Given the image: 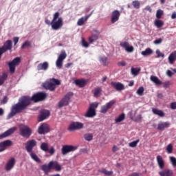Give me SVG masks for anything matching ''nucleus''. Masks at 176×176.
Segmentation results:
<instances>
[{"mask_svg":"<svg viewBox=\"0 0 176 176\" xmlns=\"http://www.w3.org/2000/svg\"><path fill=\"white\" fill-rule=\"evenodd\" d=\"M160 176H173V170L166 168L160 172H159Z\"/></svg>","mask_w":176,"mask_h":176,"instance_id":"24","label":"nucleus"},{"mask_svg":"<svg viewBox=\"0 0 176 176\" xmlns=\"http://www.w3.org/2000/svg\"><path fill=\"white\" fill-rule=\"evenodd\" d=\"M19 39H20V38H19V37H14L13 38V42H14V46H16L17 45V43H19Z\"/></svg>","mask_w":176,"mask_h":176,"instance_id":"57","label":"nucleus"},{"mask_svg":"<svg viewBox=\"0 0 176 176\" xmlns=\"http://www.w3.org/2000/svg\"><path fill=\"white\" fill-rule=\"evenodd\" d=\"M100 173L102 174H104L106 176H112L113 175V171L112 170H108L107 169H102L101 170H99Z\"/></svg>","mask_w":176,"mask_h":176,"instance_id":"36","label":"nucleus"},{"mask_svg":"<svg viewBox=\"0 0 176 176\" xmlns=\"http://www.w3.org/2000/svg\"><path fill=\"white\" fill-rule=\"evenodd\" d=\"M54 152H56V151L54 150V147H52V148L49 150V153H50V155L54 154Z\"/></svg>","mask_w":176,"mask_h":176,"instance_id":"62","label":"nucleus"},{"mask_svg":"<svg viewBox=\"0 0 176 176\" xmlns=\"http://www.w3.org/2000/svg\"><path fill=\"white\" fill-rule=\"evenodd\" d=\"M93 137V133H87L84 135V140H85V141L90 142L92 141Z\"/></svg>","mask_w":176,"mask_h":176,"instance_id":"39","label":"nucleus"},{"mask_svg":"<svg viewBox=\"0 0 176 176\" xmlns=\"http://www.w3.org/2000/svg\"><path fill=\"white\" fill-rule=\"evenodd\" d=\"M41 170H43L45 175H47L51 170L61 171V166H60L57 162L51 161L48 164H43L41 166Z\"/></svg>","mask_w":176,"mask_h":176,"instance_id":"3","label":"nucleus"},{"mask_svg":"<svg viewBox=\"0 0 176 176\" xmlns=\"http://www.w3.org/2000/svg\"><path fill=\"white\" fill-rule=\"evenodd\" d=\"M32 133V132L28 126L22 125L20 126V134L22 137L30 138Z\"/></svg>","mask_w":176,"mask_h":176,"instance_id":"8","label":"nucleus"},{"mask_svg":"<svg viewBox=\"0 0 176 176\" xmlns=\"http://www.w3.org/2000/svg\"><path fill=\"white\" fill-rule=\"evenodd\" d=\"M72 96H74V93L72 92H69L67 93L63 98L58 103V107L59 108H63V107H66L69 104V100H71Z\"/></svg>","mask_w":176,"mask_h":176,"instance_id":"7","label":"nucleus"},{"mask_svg":"<svg viewBox=\"0 0 176 176\" xmlns=\"http://www.w3.org/2000/svg\"><path fill=\"white\" fill-rule=\"evenodd\" d=\"M176 18V12H173L171 15V19L174 20Z\"/></svg>","mask_w":176,"mask_h":176,"instance_id":"64","label":"nucleus"},{"mask_svg":"<svg viewBox=\"0 0 176 176\" xmlns=\"http://www.w3.org/2000/svg\"><path fill=\"white\" fill-rule=\"evenodd\" d=\"M118 67H126V61L122 60L117 63Z\"/></svg>","mask_w":176,"mask_h":176,"instance_id":"56","label":"nucleus"},{"mask_svg":"<svg viewBox=\"0 0 176 176\" xmlns=\"http://www.w3.org/2000/svg\"><path fill=\"white\" fill-rule=\"evenodd\" d=\"M82 45L84 47H89V43L85 40V38L82 39Z\"/></svg>","mask_w":176,"mask_h":176,"instance_id":"55","label":"nucleus"},{"mask_svg":"<svg viewBox=\"0 0 176 176\" xmlns=\"http://www.w3.org/2000/svg\"><path fill=\"white\" fill-rule=\"evenodd\" d=\"M38 142H36V140L34 139L30 140L28 142H26L25 144V148L26 152L29 153L31 159L34 160V162H36V163H41V159H39L38 155H36V154L34 153V148L36 146Z\"/></svg>","mask_w":176,"mask_h":176,"instance_id":"2","label":"nucleus"},{"mask_svg":"<svg viewBox=\"0 0 176 176\" xmlns=\"http://www.w3.org/2000/svg\"><path fill=\"white\" fill-rule=\"evenodd\" d=\"M49 69V63L43 62L37 65V71H47Z\"/></svg>","mask_w":176,"mask_h":176,"instance_id":"20","label":"nucleus"},{"mask_svg":"<svg viewBox=\"0 0 176 176\" xmlns=\"http://www.w3.org/2000/svg\"><path fill=\"white\" fill-rule=\"evenodd\" d=\"M31 46V43L30 41H26L21 45V49H25V47H30Z\"/></svg>","mask_w":176,"mask_h":176,"instance_id":"43","label":"nucleus"},{"mask_svg":"<svg viewBox=\"0 0 176 176\" xmlns=\"http://www.w3.org/2000/svg\"><path fill=\"white\" fill-rule=\"evenodd\" d=\"M58 17H60V12H57L54 14L52 21H56Z\"/></svg>","mask_w":176,"mask_h":176,"instance_id":"53","label":"nucleus"},{"mask_svg":"<svg viewBox=\"0 0 176 176\" xmlns=\"http://www.w3.org/2000/svg\"><path fill=\"white\" fill-rule=\"evenodd\" d=\"M14 164H16V160L14 158L12 157L8 160L6 165V171H10L13 167H14Z\"/></svg>","mask_w":176,"mask_h":176,"instance_id":"18","label":"nucleus"},{"mask_svg":"<svg viewBox=\"0 0 176 176\" xmlns=\"http://www.w3.org/2000/svg\"><path fill=\"white\" fill-rule=\"evenodd\" d=\"M171 109H176V102L170 103Z\"/></svg>","mask_w":176,"mask_h":176,"instance_id":"60","label":"nucleus"},{"mask_svg":"<svg viewBox=\"0 0 176 176\" xmlns=\"http://www.w3.org/2000/svg\"><path fill=\"white\" fill-rule=\"evenodd\" d=\"M116 104V100H112L109 102L101 107L100 112L101 113H107L109 109H111Z\"/></svg>","mask_w":176,"mask_h":176,"instance_id":"11","label":"nucleus"},{"mask_svg":"<svg viewBox=\"0 0 176 176\" xmlns=\"http://www.w3.org/2000/svg\"><path fill=\"white\" fill-rule=\"evenodd\" d=\"M50 116V111L49 110L43 109L40 111V114L38 117V122H43V120L47 119Z\"/></svg>","mask_w":176,"mask_h":176,"instance_id":"12","label":"nucleus"},{"mask_svg":"<svg viewBox=\"0 0 176 176\" xmlns=\"http://www.w3.org/2000/svg\"><path fill=\"white\" fill-rule=\"evenodd\" d=\"M170 126V122H160L158 124L157 130L163 131L164 129H167Z\"/></svg>","mask_w":176,"mask_h":176,"instance_id":"26","label":"nucleus"},{"mask_svg":"<svg viewBox=\"0 0 176 176\" xmlns=\"http://www.w3.org/2000/svg\"><path fill=\"white\" fill-rule=\"evenodd\" d=\"M131 71L132 75H133L134 76H137V75H138V74H140V72L141 71V67H131Z\"/></svg>","mask_w":176,"mask_h":176,"instance_id":"37","label":"nucleus"},{"mask_svg":"<svg viewBox=\"0 0 176 176\" xmlns=\"http://www.w3.org/2000/svg\"><path fill=\"white\" fill-rule=\"evenodd\" d=\"M21 62V59L20 58V57H16L14 58L11 62L8 63V67L10 74H14L16 71V67H17V65H19Z\"/></svg>","mask_w":176,"mask_h":176,"instance_id":"5","label":"nucleus"},{"mask_svg":"<svg viewBox=\"0 0 176 176\" xmlns=\"http://www.w3.org/2000/svg\"><path fill=\"white\" fill-rule=\"evenodd\" d=\"M111 85L116 89V90H117V91L124 90V85L122 82H111Z\"/></svg>","mask_w":176,"mask_h":176,"instance_id":"19","label":"nucleus"},{"mask_svg":"<svg viewBox=\"0 0 176 176\" xmlns=\"http://www.w3.org/2000/svg\"><path fill=\"white\" fill-rule=\"evenodd\" d=\"M89 20V16H82L80 19H78L77 22V25L82 26L85 23H86V21Z\"/></svg>","mask_w":176,"mask_h":176,"instance_id":"32","label":"nucleus"},{"mask_svg":"<svg viewBox=\"0 0 176 176\" xmlns=\"http://www.w3.org/2000/svg\"><path fill=\"white\" fill-rule=\"evenodd\" d=\"M97 40H98V34H93L89 38V43H93Z\"/></svg>","mask_w":176,"mask_h":176,"instance_id":"41","label":"nucleus"},{"mask_svg":"<svg viewBox=\"0 0 176 176\" xmlns=\"http://www.w3.org/2000/svg\"><path fill=\"white\" fill-rule=\"evenodd\" d=\"M170 163H172V166L173 167H176V158L175 157H170Z\"/></svg>","mask_w":176,"mask_h":176,"instance_id":"49","label":"nucleus"},{"mask_svg":"<svg viewBox=\"0 0 176 176\" xmlns=\"http://www.w3.org/2000/svg\"><path fill=\"white\" fill-rule=\"evenodd\" d=\"M74 83L78 87H85L87 85V80L85 79H77L74 81Z\"/></svg>","mask_w":176,"mask_h":176,"instance_id":"22","label":"nucleus"},{"mask_svg":"<svg viewBox=\"0 0 176 176\" xmlns=\"http://www.w3.org/2000/svg\"><path fill=\"white\" fill-rule=\"evenodd\" d=\"M142 120V116L141 114L140 115H138L135 120V122H138V120Z\"/></svg>","mask_w":176,"mask_h":176,"instance_id":"59","label":"nucleus"},{"mask_svg":"<svg viewBox=\"0 0 176 176\" xmlns=\"http://www.w3.org/2000/svg\"><path fill=\"white\" fill-rule=\"evenodd\" d=\"M150 79L151 80V82H153V83L156 84V85H162V81H160L159 80V78H157V76H151L150 77Z\"/></svg>","mask_w":176,"mask_h":176,"instance_id":"35","label":"nucleus"},{"mask_svg":"<svg viewBox=\"0 0 176 176\" xmlns=\"http://www.w3.org/2000/svg\"><path fill=\"white\" fill-rule=\"evenodd\" d=\"M8 96H4L1 101V104H6V102H8Z\"/></svg>","mask_w":176,"mask_h":176,"instance_id":"61","label":"nucleus"},{"mask_svg":"<svg viewBox=\"0 0 176 176\" xmlns=\"http://www.w3.org/2000/svg\"><path fill=\"white\" fill-rule=\"evenodd\" d=\"M142 56L144 57H146V56H151V54H153V50L151 48H146L144 51L141 52Z\"/></svg>","mask_w":176,"mask_h":176,"instance_id":"30","label":"nucleus"},{"mask_svg":"<svg viewBox=\"0 0 176 176\" xmlns=\"http://www.w3.org/2000/svg\"><path fill=\"white\" fill-rule=\"evenodd\" d=\"M96 115H97V113H96V109H91L89 107L85 116V118H94Z\"/></svg>","mask_w":176,"mask_h":176,"instance_id":"23","label":"nucleus"},{"mask_svg":"<svg viewBox=\"0 0 176 176\" xmlns=\"http://www.w3.org/2000/svg\"><path fill=\"white\" fill-rule=\"evenodd\" d=\"M166 75L169 77L171 78V76H173V75H174V73L173 72H171V70H167L166 71Z\"/></svg>","mask_w":176,"mask_h":176,"instance_id":"58","label":"nucleus"},{"mask_svg":"<svg viewBox=\"0 0 176 176\" xmlns=\"http://www.w3.org/2000/svg\"><path fill=\"white\" fill-rule=\"evenodd\" d=\"M162 16H163V10H157L156 18L158 19H162Z\"/></svg>","mask_w":176,"mask_h":176,"instance_id":"47","label":"nucleus"},{"mask_svg":"<svg viewBox=\"0 0 176 176\" xmlns=\"http://www.w3.org/2000/svg\"><path fill=\"white\" fill-rule=\"evenodd\" d=\"M168 63L169 64H174V63H175L176 61V51L173 52L172 53H170V54L169 55L168 58Z\"/></svg>","mask_w":176,"mask_h":176,"instance_id":"25","label":"nucleus"},{"mask_svg":"<svg viewBox=\"0 0 176 176\" xmlns=\"http://www.w3.org/2000/svg\"><path fill=\"white\" fill-rule=\"evenodd\" d=\"M102 93V89L101 87H96L93 91L94 97H100Z\"/></svg>","mask_w":176,"mask_h":176,"instance_id":"28","label":"nucleus"},{"mask_svg":"<svg viewBox=\"0 0 176 176\" xmlns=\"http://www.w3.org/2000/svg\"><path fill=\"white\" fill-rule=\"evenodd\" d=\"M132 5L135 9H140V3L138 1H133Z\"/></svg>","mask_w":176,"mask_h":176,"instance_id":"45","label":"nucleus"},{"mask_svg":"<svg viewBox=\"0 0 176 176\" xmlns=\"http://www.w3.org/2000/svg\"><path fill=\"white\" fill-rule=\"evenodd\" d=\"M100 63L102 64L104 67H107L109 64V61H108V58L105 56H102L100 58Z\"/></svg>","mask_w":176,"mask_h":176,"instance_id":"34","label":"nucleus"},{"mask_svg":"<svg viewBox=\"0 0 176 176\" xmlns=\"http://www.w3.org/2000/svg\"><path fill=\"white\" fill-rule=\"evenodd\" d=\"M154 25L157 27V28H162L164 25V22L160 19H156L154 21Z\"/></svg>","mask_w":176,"mask_h":176,"instance_id":"31","label":"nucleus"},{"mask_svg":"<svg viewBox=\"0 0 176 176\" xmlns=\"http://www.w3.org/2000/svg\"><path fill=\"white\" fill-rule=\"evenodd\" d=\"M78 149V146L72 145H64L62 147V155H65L69 152H75Z\"/></svg>","mask_w":176,"mask_h":176,"instance_id":"10","label":"nucleus"},{"mask_svg":"<svg viewBox=\"0 0 176 176\" xmlns=\"http://www.w3.org/2000/svg\"><path fill=\"white\" fill-rule=\"evenodd\" d=\"M162 85H163L164 89H168V87H170V86H171V82L167 81L165 82H162Z\"/></svg>","mask_w":176,"mask_h":176,"instance_id":"48","label":"nucleus"},{"mask_svg":"<svg viewBox=\"0 0 176 176\" xmlns=\"http://www.w3.org/2000/svg\"><path fill=\"white\" fill-rule=\"evenodd\" d=\"M124 119H126V114L122 113L121 115L118 116V118L116 119V123H120V122H123Z\"/></svg>","mask_w":176,"mask_h":176,"instance_id":"38","label":"nucleus"},{"mask_svg":"<svg viewBox=\"0 0 176 176\" xmlns=\"http://www.w3.org/2000/svg\"><path fill=\"white\" fill-rule=\"evenodd\" d=\"M152 112L154 113V115H157L158 116H160V118H163L164 116V112H163L162 110L153 108Z\"/></svg>","mask_w":176,"mask_h":176,"instance_id":"29","label":"nucleus"},{"mask_svg":"<svg viewBox=\"0 0 176 176\" xmlns=\"http://www.w3.org/2000/svg\"><path fill=\"white\" fill-rule=\"evenodd\" d=\"M144 87H140L138 89L136 93L138 96H144Z\"/></svg>","mask_w":176,"mask_h":176,"instance_id":"42","label":"nucleus"},{"mask_svg":"<svg viewBox=\"0 0 176 176\" xmlns=\"http://www.w3.org/2000/svg\"><path fill=\"white\" fill-rule=\"evenodd\" d=\"M13 145V142L12 140H8L0 143V152H3L8 148V146H12Z\"/></svg>","mask_w":176,"mask_h":176,"instance_id":"16","label":"nucleus"},{"mask_svg":"<svg viewBox=\"0 0 176 176\" xmlns=\"http://www.w3.org/2000/svg\"><path fill=\"white\" fill-rule=\"evenodd\" d=\"M85 127V124L80 122H72L68 126L69 131H76L82 130Z\"/></svg>","mask_w":176,"mask_h":176,"instance_id":"6","label":"nucleus"},{"mask_svg":"<svg viewBox=\"0 0 176 176\" xmlns=\"http://www.w3.org/2000/svg\"><path fill=\"white\" fill-rule=\"evenodd\" d=\"M65 58H67V53L65 52V50H62L60 52V54L58 58V60H65Z\"/></svg>","mask_w":176,"mask_h":176,"instance_id":"40","label":"nucleus"},{"mask_svg":"<svg viewBox=\"0 0 176 176\" xmlns=\"http://www.w3.org/2000/svg\"><path fill=\"white\" fill-rule=\"evenodd\" d=\"M17 130V127L13 126L6 131H5L3 133L0 135V140H3V138H6V137H9V135H12Z\"/></svg>","mask_w":176,"mask_h":176,"instance_id":"14","label":"nucleus"},{"mask_svg":"<svg viewBox=\"0 0 176 176\" xmlns=\"http://www.w3.org/2000/svg\"><path fill=\"white\" fill-rule=\"evenodd\" d=\"M40 149H41V151H43V152H49V144L46 142L41 143L40 146Z\"/></svg>","mask_w":176,"mask_h":176,"instance_id":"33","label":"nucleus"},{"mask_svg":"<svg viewBox=\"0 0 176 176\" xmlns=\"http://www.w3.org/2000/svg\"><path fill=\"white\" fill-rule=\"evenodd\" d=\"M8 73H2L1 74H0V86H2L3 83L6 81L8 79Z\"/></svg>","mask_w":176,"mask_h":176,"instance_id":"27","label":"nucleus"},{"mask_svg":"<svg viewBox=\"0 0 176 176\" xmlns=\"http://www.w3.org/2000/svg\"><path fill=\"white\" fill-rule=\"evenodd\" d=\"M156 160L160 170H163L164 168V160H163V157L162 155H157Z\"/></svg>","mask_w":176,"mask_h":176,"instance_id":"21","label":"nucleus"},{"mask_svg":"<svg viewBox=\"0 0 176 176\" xmlns=\"http://www.w3.org/2000/svg\"><path fill=\"white\" fill-rule=\"evenodd\" d=\"M61 81L56 78H50V81L45 82L43 84V87L46 90H50V91H54L56 90V86H60Z\"/></svg>","mask_w":176,"mask_h":176,"instance_id":"4","label":"nucleus"},{"mask_svg":"<svg viewBox=\"0 0 176 176\" xmlns=\"http://www.w3.org/2000/svg\"><path fill=\"white\" fill-rule=\"evenodd\" d=\"M156 54L158 58L160 57H164V54L162 53L160 50H156Z\"/></svg>","mask_w":176,"mask_h":176,"instance_id":"52","label":"nucleus"},{"mask_svg":"<svg viewBox=\"0 0 176 176\" xmlns=\"http://www.w3.org/2000/svg\"><path fill=\"white\" fill-rule=\"evenodd\" d=\"M64 23L63 22V18H58L56 21H51V27L54 31H57L63 28Z\"/></svg>","mask_w":176,"mask_h":176,"instance_id":"9","label":"nucleus"},{"mask_svg":"<svg viewBox=\"0 0 176 176\" xmlns=\"http://www.w3.org/2000/svg\"><path fill=\"white\" fill-rule=\"evenodd\" d=\"M46 93L37 92L34 94L32 98L30 96H22L19 99L16 104H14L11 108L10 113L8 115V119H11L13 116H16L17 113H21L25 111L31 105V102H39L43 101L47 97Z\"/></svg>","mask_w":176,"mask_h":176,"instance_id":"1","label":"nucleus"},{"mask_svg":"<svg viewBox=\"0 0 176 176\" xmlns=\"http://www.w3.org/2000/svg\"><path fill=\"white\" fill-rule=\"evenodd\" d=\"M138 142H140V140L131 142V143H129V146L131 148H135V146H137V145L138 144Z\"/></svg>","mask_w":176,"mask_h":176,"instance_id":"44","label":"nucleus"},{"mask_svg":"<svg viewBox=\"0 0 176 176\" xmlns=\"http://www.w3.org/2000/svg\"><path fill=\"white\" fill-rule=\"evenodd\" d=\"M145 10H147L148 12H150V13L152 12V8H151V6H147L146 8H145Z\"/></svg>","mask_w":176,"mask_h":176,"instance_id":"63","label":"nucleus"},{"mask_svg":"<svg viewBox=\"0 0 176 176\" xmlns=\"http://www.w3.org/2000/svg\"><path fill=\"white\" fill-rule=\"evenodd\" d=\"M50 131V126L46 123L42 124L38 129V134H46Z\"/></svg>","mask_w":176,"mask_h":176,"instance_id":"13","label":"nucleus"},{"mask_svg":"<svg viewBox=\"0 0 176 176\" xmlns=\"http://www.w3.org/2000/svg\"><path fill=\"white\" fill-rule=\"evenodd\" d=\"M162 42H163V38H160L157 40H155L153 43L155 45H160V43H162Z\"/></svg>","mask_w":176,"mask_h":176,"instance_id":"54","label":"nucleus"},{"mask_svg":"<svg viewBox=\"0 0 176 176\" xmlns=\"http://www.w3.org/2000/svg\"><path fill=\"white\" fill-rule=\"evenodd\" d=\"M120 47H124L128 53H133V52H134V47H133V45L130 46V44H129V42L127 41L120 43Z\"/></svg>","mask_w":176,"mask_h":176,"instance_id":"17","label":"nucleus"},{"mask_svg":"<svg viewBox=\"0 0 176 176\" xmlns=\"http://www.w3.org/2000/svg\"><path fill=\"white\" fill-rule=\"evenodd\" d=\"M166 151L167 153H173V144H169L166 146Z\"/></svg>","mask_w":176,"mask_h":176,"instance_id":"46","label":"nucleus"},{"mask_svg":"<svg viewBox=\"0 0 176 176\" xmlns=\"http://www.w3.org/2000/svg\"><path fill=\"white\" fill-rule=\"evenodd\" d=\"M56 67L58 68H62L63 67V60H60V59H57L56 62Z\"/></svg>","mask_w":176,"mask_h":176,"instance_id":"50","label":"nucleus"},{"mask_svg":"<svg viewBox=\"0 0 176 176\" xmlns=\"http://www.w3.org/2000/svg\"><path fill=\"white\" fill-rule=\"evenodd\" d=\"M89 108H91V109H95L96 108H98V102H95L91 104Z\"/></svg>","mask_w":176,"mask_h":176,"instance_id":"51","label":"nucleus"},{"mask_svg":"<svg viewBox=\"0 0 176 176\" xmlns=\"http://www.w3.org/2000/svg\"><path fill=\"white\" fill-rule=\"evenodd\" d=\"M119 17H120V12L118 10H115L111 13V24H115L116 21H119Z\"/></svg>","mask_w":176,"mask_h":176,"instance_id":"15","label":"nucleus"}]
</instances>
